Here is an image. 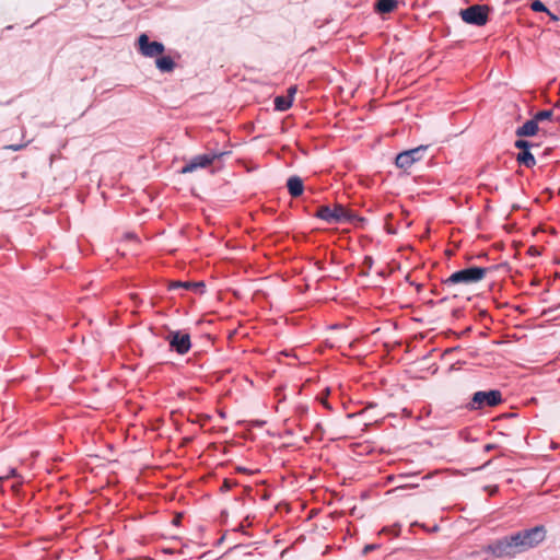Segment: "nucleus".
I'll list each match as a JSON object with an SVG mask.
<instances>
[{"label": "nucleus", "instance_id": "1", "mask_svg": "<svg viewBox=\"0 0 560 560\" xmlns=\"http://www.w3.org/2000/svg\"><path fill=\"white\" fill-rule=\"evenodd\" d=\"M495 268L498 267L470 266L453 272L448 278L444 279L442 283L446 288H452L456 284L477 283L482 280L489 271Z\"/></svg>", "mask_w": 560, "mask_h": 560}, {"label": "nucleus", "instance_id": "2", "mask_svg": "<svg viewBox=\"0 0 560 560\" xmlns=\"http://www.w3.org/2000/svg\"><path fill=\"white\" fill-rule=\"evenodd\" d=\"M314 217L329 223H353L359 217L347 210L342 205L336 203L334 209H330L329 206L324 205L317 208Z\"/></svg>", "mask_w": 560, "mask_h": 560}, {"label": "nucleus", "instance_id": "3", "mask_svg": "<svg viewBox=\"0 0 560 560\" xmlns=\"http://www.w3.org/2000/svg\"><path fill=\"white\" fill-rule=\"evenodd\" d=\"M520 553L538 546L546 538V528L537 525L512 534Z\"/></svg>", "mask_w": 560, "mask_h": 560}, {"label": "nucleus", "instance_id": "4", "mask_svg": "<svg viewBox=\"0 0 560 560\" xmlns=\"http://www.w3.org/2000/svg\"><path fill=\"white\" fill-rule=\"evenodd\" d=\"M503 401L502 393L499 389L475 392L469 401L465 405L468 411H479L487 407L499 406Z\"/></svg>", "mask_w": 560, "mask_h": 560}, {"label": "nucleus", "instance_id": "5", "mask_svg": "<svg viewBox=\"0 0 560 560\" xmlns=\"http://www.w3.org/2000/svg\"><path fill=\"white\" fill-rule=\"evenodd\" d=\"M483 552L490 553L494 558H514L520 553L513 535L495 539L483 547Z\"/></svg>", "mask_w": 560, "mask_h": 560}, {"label": "nucleus", "instance_id": "6", "mask_svg": "<svg viewBox=\"0 0 560 560\" xmlns=\"http://www.w3.org/2000/svg\"><path fill=\"white\" fill-rule=\"evenodd\" d=\"M164 339L167 341L170 350L179 355L187 354L192 346L189 332L184 329L168 330Z\"/></svg>", "mask_w": 560, "mask_h": 560}, {"label": "nucleus", "instance_id": "7", "mask_svg": "<svg viewBox=\"0 0 560 560\" xmlns=\"http://www.w3.org/2000/svg\"><path fill=\"white\" fill-rule=\"evenodd\" d=\"M225 154H228V152L212 150L208 153L195 155L180 168L179 173L188 174L195 172L198 168H206L215 160L221 159Z\"/></svg>", "mask_w": 560, "mask_h": 560}, {"label": "nucleus", "instance_id": "8", "mask_svg": "<svg viewBox=\"0 0 560 560\" xmlns=\"http://www.w3.org/2000/svg\"><path fill=\"white\" fill-rule=\"evenodd\" d=\"M490 8L488 5L474 4L460 10L462 20L470 25L483 26L489 20Z\"/></svg>", "mask_w": 560, "mask_h": 560}, {"label": "nucleus", "instance_id": "9", "mask_svg": "<svg viewBox=\"0 0 560 560\" xmlns=\"http://www.w3.org/2000/svg\"><path fill=\"white\" fill-rule=\"evenodd\" d=\"M428 149L429 145H419L409 150H405L396 155L395 165L398 168L406 171L416 162L421 161Z\"/></svg>", "mask_w": 560, "mask_h": 560}, {"label": "nucleus", "instance_id": "10", "mask_svg": "<svg viewBox=\"0 0 560 560\" xmlns=\"http://www.w3.org/2000/svg\"><path fill=\"white\" fill-rule=\"evenodd\" d=\"M137 45L139 52L148 58H158L165 51V46L162 42L150 40L145 33L139 35Z\"/></svg>", "mask_w": 560, "mask_h": 560}, {"label": "nucleus", "instance_id": "11", "mask_svg": "<svg viewBox=\"0 0 560 560\" xmlns=\"http://www.w3.org/2000/svg\"><path fill=\"white\" fill-rule=\"evenodd\" d=\"M288 192L292 198H298L304 192L303 179L298 175H292L287 180Z\"/></svg>", "mask_w": 560, "mask_h": 560}, {"label": "nucleus", "instance_id": "12", "mask_svg": "<svg viewBox=\"0 0 560 560\" xmlns=\"http://www.w3.org/2000/svg\"><path fill=\"white\" fill-rule=\"evenodd\" d=\"M539 131L538 124L534 118L525 121L522 126L517 127L515 135L518 138L533 137Z\"/></svg>", "mask_w": 560, "mask_h": 560}, {"label": "nucleus", "instance_id": "13", "mask_svg": "<svg viewBox=\"0 0 560 560\" xmlns=\"http://www.w3.org/2000/svg\"><path fill=\"white\" fill-rule=\"evenodd\" d=\"M155 66L161 72L170 73L175 69L176 63L171 56H165L162 54L155 59Z\"/></svg>", "mask_w": 560, "mask_h": 560}, {"label": "nucleus", "instance_id": "14", "mask_svg": "<svg viewBox=\"0 0 560 560\" xmlns=\"http://www.w3.org/2000/svg\"><path fill=\"white\" fill-rule=\"evenodd\" d=\"M515 160L520 165H523L527 168H532L536 165V159L532 151L528 150H520L515 156Z\"/></svg>", "mask_w": 560, "mask_h": 560}, {"label": "nucleus", "instance_id": "15", "mask_svg": "<svg viewBox=\"0 0 560 560\" xmlns=\"http://www.w3.org/2000/svg\"><path fill=\"white\" fill-rule=\"evenodd\" d=\"M397 0H376L374 9L377 13H390L397 8Z\"/></svg>", "mask_w": 560, "mask_h": 560}, {"label": "nucleus", "instance_id": "16", "mask_svg": "<svg viewBox=\"0 0 560 560\" xmlns=\"http://www.w3.org/2000/svg\"><path fill=\"white\" fill-rule=\"evenodd\" d=\"M293 102L291 96L277 95L273 100L275 109L278 112H285L292 106Z\"/></svg>", "mask_w": 560, "mask_h": 560}, {"label": "nucleus", "instance_id": "17", "mask_svg": "<svg viewBox=\"0 0 560 560\" xmlns=\"http://www.w3.org/2000/svg\"><path fill=\"white\" fill-rule=\"evenodd\" d=\"M178 288H184L186 290H194V291L203 292L205 283L203 282H190V281L182 282V281H178V282H174L170 287L171 290H175V289H178Z\"/></svg>", "mask_w": 560, "mask_h": 560}, {"label": "nucleus", "instance_id": "18", "mask_svg": "<svg viewBox=\"0 0 560 560\" xmlns=\"http://www.w3.org/2000/svg\"><path fill=\"white\" fill-rule=\"evenodd\" d=\"M529 8L537 13H548L553 20H558V18L552 14L549 9L545 5V3L540 0H533L529 4Z\"/></svg>", "mask_w": 560, "mask_h": 560}, {"label": "nucleus", "instance_id": "19", "mask_svg": "<svg viewBox=\"0 0 560 560\" xmlns=\"http://www.w3.org/2000/svg\"><path fill=\"white\" fill-rule=\"evenodd\" d=\"M514 147L518 150H528V151H532V149H538L540 147L539 143L537 142H533V141H528V140H525V139H517L515 142H514Z\"/></svg>", "mask_w": 560, "mask_h": 560}, {"label": "nucleus", "instance_id": "20", "mask_svg": "<svg viewBox=\"0 0 560 560\" xmlns=\"http://www.w3.org/2000/svg\"><path fill=\"white\" fill-rule=\"evenodd\" d=\"M553 116V113L551 109H544V110H539L537 112L535 115H534V119L536 120V122L538 124L539 121H544V120H547V119H551Z\"/></svg>", "mask_w": 560, "mask_h": 560}, {"label": "nucleus", "instance_id": "21", "mask_svg": "<svg viewBox=\"0 0 560 560\" xmlns=\"http://www.w3.org/2000/svg\"><path fill=\"white\" fill-rule=\"evenodd\" d=\"M400 533V525L399 524H394L393 526H384L380 534H389V535H393L395 537H397Z\"/></svg>", "mask_w": 560, "mask_h": 560}, {"label": "nucleus", "instance_id": "22", "mask_svg": "<svg viewBox=\"0 0 560 560\" xmlns=\"http://www.w3.org/2000/svg\"><path fill=\"white\" fill-rule=\"evenodd\" d=\"M365 270L361 271V276H369L370 270L374 265V259L372 256H365L362 262Z\"/></svg>", "mask_w": 560, "mask_h": 560}, {"label": "nucleus", "instance_id": "23", "mask_svg": "<svg viewBox=\"0 0 560 560\" xmlns=\"http://www.w3.org/2000/svg\"><path fill=\"white\" fill-rule=\"evenodd\" d=\"M27 144H28V142L19 143V144H8V145H4L3 149L4 150H11V151H20V150L26 148Z\"/></svg>", "mask_w": 560, "mask_h": 560}, {"label": "nucleus", "instance_id": "24", "mask_svg": "<svg viewBox=\"0 0 560 560\" xmlns=\"http://www.w3.org/2000/svg\"><path fill=\"white\" fill-rule=\"evenodd\" d=\"M378 548H380L378 544H369V545L364 546V548L362 549V553L368 555L369 552L376 550Z\"/></svg>", "mask_w": 560, "mask_h": 560}, {"label": "nucleus", "instance_id": "25", "mask_svg": "<svg viewBox=\"0 0 560 560\" xmlns=\"http://www.w3.org/2000/svg\"><path fill=\"white\" fill-rule=\"evenodd\" d=\"M233 485H234V483H233L231 480L225 479V480L223 481L222 486H221V490H222V491H230V490L232 489Z\"/></svg>", "mask_w": 560, "mask_h": 560}, {"label": "nucleus", "instance_id": "26", "mask_svg": "<svg viewBox=\"0 0 560 560\" xmlns=\"http://www.w3.org/2000/svg\"><path fill=\"white\" fill-rule=\"evenodd\" d=\"M296 92V86L292 85L288 89V95L287 96H291V98L293 100V96Z\"/></svg>", "mask_w": 560, "mask_h": 560}, {"label": "nucleus", "instance_id": "27", "mask_svg": "<svg viewBox=\"0 0 560 560\" xmlns=\"http://www.w3.org/2000/svg\"><path fill=\"white\" fill-rule=\"evenodd\" d=\"M423 528H424L425 530L430 532V533H436V532H439L440 526L435 524V525H433L431 528H428V527H425V526L423 525Z\"/></svg>", "mask_w": 560, "mask_h": 560}, {"label": "nucleus", "instance_id": "28", "mask_svg": "<svg viewBox=\"0 0 560 560\" xmlns=\"http://www.w3.org/2000/svg\"><path fill=\"white\" fill-rule=\"evenodd\" d=\"M320 402L323 404V406L327 409H330L331 406L329 405V402L327 401L326 398H320Z\"/></svg>", "mask_w": 560, "mask_h": 560}, {"label": "nucleus", "instance_id": "29", "mask_svg": "<svg viewBox=\"0 0 560 560\" xmlns=\"http://www.w3.org/2000/svg\"><path fill=\"white\" fill-rule=\"evenodd\" d=\"M550 151H551V149H550V148L546 149V150L544 151V155H545V156L549 155Z\"/></svg>", "mask_w": 560, "mask_h": 560}, {"label": "nucleus", "instance_id": "30", "mask_svg": "<svg viewBox=\"0 0 560 560\" xmlns=\"http://www.w3.org/2000/svg\"><path fill=\"white\" fill-rule=\"evenodd\" d=\"M315 430H316V431H322V424H320V423H317V424L315 425Z\"/></svg>", "mask_w": 560, "mask_h": 560}, {"label": "nucleus", "instance_id": "31", "mask_svg": "<svg viewBox=\"0 0 560 560\" xmlns=\"http://www.w3.org/2000/svg\"><path fill=\"white\" fill-rule=\"evenodd\" d=\"M491 447H492L491 445H487L486 450H491Z\"/></svg>", "mask_w": 560, "mask_h": 560}, {"label": "nucleus", "instance_id": "32", "mask_svg": "<svg viewBox=\"0 0 560 560\" xmlns=\"http://www.w3.org/2000/svg\"><path fill=\"white\" fill-rule=\"evenodd\" d=\"M238 470H240V471H246V469H245V468H241V467L238 468Z\"/></svg>", "mask_w": 560, "mask_h": 560}, {"label": "nucleus", "instance_id": "33", "mask_svg": "<svg viewBox=\"0 0 560 560\" xmlns=\"http://www.w3.org/2000/svg\"><path fill=\"white\" fill-rule=\"evenodd\" d=\"M237 530H243V526H242V525H240V526H238V528H237Z\"/></svg>", "mask_w": 560, "mask_h": 560}]
</instances>
